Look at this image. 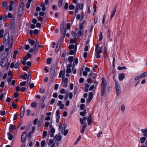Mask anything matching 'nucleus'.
<instances>
[{"instance_id":"6e6552de","label":"nucleus","mask_w":147,"mask_h":147,"mask_svg":"<svg viewBox=\"0 0 147 147\" xmlns=\"http://www.w3.org/2000/svg\"><path fill=\"white\" fill-rule=\"evenodd\" d=\"M26 135L27 133L26 131H24L22 133L21 137V140L22 142H24L25 141Z\"/></svg>"},{"instance_id":"774afa93","label":"nucleus","mask_w":147,"mask_h":147,"mask_svg":"<svg viewBox=\"0 0 147 147\" xmlns=\"http://www.w3.org/2000/svg\"><path fill=\"white\" fill-rule=\"evenodd\" d=\"M34 132H33V131H29V132L28 135V138H30L31 137V135L32 134V133H33Z\"/></svg>"},{"instance_id":"6e6d98bb","label":"nucleus","mask_w":147,"mask_h":147,"mask_svg":"<svg viewBox=\"0 0 147 147\" xmlns=\"http://www.w3.org/2000/svg\"><path fill=\"white\" fill-rule=\"evenodd\" d=\"M106 15H104L103 17L102 24H104L105 22L106 17Z\"/></svg>"},{"instance_id":"20e7f679","label":"nucleus","mask_w":147,"mask_h":147,"mask_svg":"<svg viewBox=\"0 0 147 147\" xmlns=\"http://www.w3.org/2000/svg\"><path fill=\"white\" fill-rule=\"evenodd\" d=\"M8 59L7 58H3L0 63V65L2 67H5L7 64V67H9V63H8Z\"/></svg>"},{"instance_id":"9b49d317","label":"nucleus","mask_w":147,"mask_h":147,"mask_svg":"<svg viewBox=\"0 0 147 147\" xmlns=\"http://www.w3.org/2000/svg\"><path fill=\"white\" fill-rule=\"evenodd\" d=\"M72 67V63L68 64L67 66V68L66 69V72L68 73H70L71 71V69L70 68Z\"/></svg>"},{"instance_id":"bb28decb","label":"nucleus","mask_w":147,"mask_h":147,"mask_svg":"<svg viewBox=\"0 0 147 147\" xmlns=\"http://www.w3.org/2000/svg\"><path fill=\"white\" fill-rule=\"evenodd\" d=\"M146 138L145 137H143L140 138V140L141 143H144L146 140Z\"/></svg>"},{"instance_id":"37998d69","label":"nucleus","mask_w":147,"mask_h":147,"mask_svg":"<svg viewBox=\"0 0 147 147\" xmlns=\"http://www.w3.org/2000/svg\"><path fill=\"white\" fill-rule=\"evenodd\" d=\"M75 65H73L72 69V72L74 74H75L76 73V70L75 68H74Z\"/></svg>"},{"instance_id":"dca6fc26","label":"nucleus","mask_w":147,"mask_h":147,"mask_svg":"<svg viewBox=\"0 0 147 147\" xmlns=\"http://www.w3.org/2000/svg\"><path fill=\"white\" fill-rule=\"evenodd\" d=\"M53 143L54 140L50 139L49 140L48 142V144L49 145H50L51 144H52L50 147H54L55 145Z\"/></svg>"},{"instance_id":"1a4fd4ad","label":"nucleus","mask_w":147,"mask_h":147,"mask_svg":"<svg viewBox=\"0 0 147 147\" xmlns=\"http://www.w3.org/2000/svg\"><path fill=\"white\" fill-rule=\"evenodd\" d=\"M93 97V93L92 92H90L89 93L88 97L87 100V102L89 103L92 99Z\"/></svg>"},{"instance_id":"c03bdc74","label":"nucleus","mask_w":147,"mask_h":147,"mask_svg":"<svg viewBox=\"0 0 147 147\" xmlns=\"http://www.w3.org/2000/svg\"><path fill=\"white\" fill-rule=\"evenodd\" d=\"M71 34L73 35V36L74 37V38H76V37L77 36V33L74 32L72 31Z\"/></svg>"},{"instance_id":"cd10ccee","label":"nucleus","mask_w":147,"mask_h":147,"mask_svg":"<svg viewBox=\"0 0 147 147\" xmlns=\"http://www.w3.org/2000/svg\"><path fill=\"white\" fill-rule=\"evenodd\" d=\"M141 78H143L147 76V71L144 72L140 74Z\"/></svg>"},{"instance_id":"a19ab883","label":"nucleus","mask_w":147,"mask_h":147,"mask_svg":"<svg viewBox=\"0 0 147 147\" xmlns=\"http://www.w3.org/2000/svg\"><path fill=\"white\" fill-rule=\"evenodd\" d=\"M47 131H44L43 133L42 138H44V137L47 136Z\"/></svg>"},{"instance_id":"9d476101","label":"nucleus","mask_w":147,"mask_h":147,"mask_svg":"<svg viewBox=\"0 0 147 147\" xmlns=\"http://www.w3.org/2000/svg\"><path fill=\"white\" fill-rule=\"evenodd\" d=\"M25 110V109L24 106H22L21 109L20 116L21 118H22L23 117L24 114Z\"/></svg>"},{"instance_id":"b1692460","label":"nucleus","mask_w":147,"mask_h":147,"mask_svg":"<svg viewBox=\"0 0 147 147\" xmlns=\"http://www.w3.org/2000/svg\"><path fill=\"white\" fill-rule=\"evenodd\" d=\"M87 126V125L86 124L85 125H83L82 126V129L81 131V132L83 133L85 131V129Z\"/></svg>"},{"instance_id":"864d4df0","label":"nucleus","mask_w":147,"mask_h":147,"mask_svg":"<svg viewBox=\"0 0 147 147\" xmlns=\"http://www.w3.org/2000/svg\"><path fill=\"white\" fill-rule=\"evenodd\" d=\"M140 78H141V76L140 75V76L136 77L135 78V80L137 81Z\"/></svg>"},{"instance_id":"a18cd8bd","label":"nucleus","mask_w":147,"mask_h":147,"mask_svg":"<svg viewBox=\"0 0 147 147\" xmlns=\"http://www.w3.org/2000/svg\"><path fill=\"white\" fill-rule=\"evenodd\" d=\"M125 108V107L124 105H122L121 106V110L123 112V113L124 112V111Z\"/></svg>"},{"instance_id":"bf43d9fd","label":"nucleus","mask_w":147,"mask_h":147,"mask_svg":"<svg viewBox=\"0 0 147 147\" xmlns=\"http://www.w3.org/2000/svg\"><path fill=\"white\" fill-rule=\"evenodd\" d=\"M85 107V105L84 104H82L80 106V109L81 110H83L84 109Z\"/></svg>"},{"instance_id":"e433bc0d","label":"nucleus","mask_w":147,"mask_h":147,"mask_svg":"<svg viewBox=\"0 0 147 147\" xmlns=\"http://www.w3.org/2000/svg\"><path fill=\"white\" fill-rule=\"evenodd\" d=\"M77 40L76 38H74L73 39L72 38H71L70 40V42L71 43H74L76 42Z\"/></svg>"},{"instance_id":"39448f33","label":"nucleus","mask_w":147,"mask_h":147,"mask_svg":"<svg viewBox=\"0 0 147 147\" xmlns=\"http://www.w3.org/2000/svg\"><path fill=\"white\" fill-rule=\"evenodd\" d=\"M115 86L117 95H119L121 92V87L117 81H115Z\"/></svg>"},{"instance_id":"e2e57ef3","label":"nucleus","mask_w":147,"mask_h":147,"mask_svg":"<svg viewBox=\"0 0 147 147\" xmlns=\"http://www.w3.org/2000/svg\"><path fill=\"white\" fill-rule=\"evenodd\" d=\"M102 36H102V33L101 32L100 33V35H99V41H101L102 40Z\"/></svg>"},{"instance_id":"7ed1b4c3","label":"nucleus","mask_w":147,"mask_h":147,"mask_svg":"<svg viewBox=\"0 0 147 147\" xmlns=\"http://www.w3.org/2000/svg\"><path fill=\"white\" fill-rule=\"evenodd\" d=\"M99 47V45L98 44L95 49V55L96 58L98 59L100 58L101 57L100 54L102 53V50L101 49H99L98 50V48Z\"/></svg>"},{"instance_id":"09e8293b","label":"nucleus","mask_w":147,"mask_h":147,"mask_svg":"<svg viewBox=\"0 0 147 147\" xmlns=\"http://www.w3.org/2000/svg\"><path fill=\"white\" fill-rule=\"evenodd\" d=\"M7 2L6 1H4L2 3V6L3 7H6L7 6Z\"/></svg>"},{"instance_id":"f03ea898","label":"nucleus","mask_w":147,"mask_h":147,"mask_svg":"<svg viewBox=\"0 0 147 147\" xmlns=\"http://www.w3.org/2000/svg\"><path fill=\"white\" fill-rule=\"evenodd\" d=\"M13 38L12 37L10 36L7 39V41L5 44V47L7 48H6L5 51L6 52L9 51V49H11L12 46Z\"/></svg>"},{"instance_id":"49530a36","label":"nucleus","mask_w":147,"mask_h":147,"mask_svg":"<svg viewBox=\"0 0 147 147\" xmlns=\"http://www.w3.org/2000/svg\"><path fill=\"white\" fill-rule=\"evenodd\" d=\"M78 58H76L74 61L73 65H75L76 64H77L78 63Z\"/></svg>"},{"instance_id":"ea45409f","label":"nucleus","mask_w":147,"mask_h":147,"mask_svg":"<svg viewBox=\"0 0 147 147\" xmlns=\"http://www.w3.org/2000/svg\"><path fill=\"white\" fill-rule=\"evenodd\" d=\"M63 0H59L58 2V6L59 7H60L61 6Z\"/></svg>"},{"instance_id":"f3484780","label":"nucleus","mask_w":147,"mask_h":147,"mask_svg":"<svg viewBox=\"0 0 147 147\" xmlns=\"http://www.w3.org/2000/svg\"><path fill=\"white\" fill-rule=\"evenodd\" d=\"M39 41L38 40H36V42L35 45V49H34V51H36V52H35V53L36 54L38 50V48H37L36 47L39 46Z\"/></svg>"},{"instance_id":"4468645a","label":"nucleus","mask_w":147,"mask_h":147,"mask_svg":"<svg viewBox=\"0 0 147 147\" xmlns=\"http://www.w3.org/2000/svg\"><path fill=\"white\" fill-rule=\"evenodd\" d=\"M117 7V5H115L114 7V9H113L112 12L111 14V19L115 14L116 10Z\"/></svg>"},{"instance_id":"5fc2aeb1","label":"nucleus","mask_w":147,"mask_h":147,"mask_svg":"<svg viewBox=\"0 0 147 147\" xmlns=\"http://www.w3.org/2000/svg\"><path fill=\"white\" fill-rule=\"evenodd\" d=\"M31 82V78L30 77H28L27 80V84L28 85H29L30 84Z\"/></svg>"},{"instance_id":"2eb2a0df","label":"nucleus","mask_w":147,"mask_h":147,"mask_svg":"<svg viewBox=\"0 0 147 147\" xmlns=\"http://www.w3.org/2000/svg\"><path fill=\"white\" fill-rule=\"evenodd\" d=\"M97 76V74L92 72L88 76L89 77L91 78L94 79H95Z\"/></svg>"},{"instance_id":"052dcab7","label":"nucleus","mask_w":147,"mask_h":147,"mask_svg":"<svg viewBox=\"0 0 147 147\" xmlns=\"http://www.w3.org/2000/svg\"><path fill=\"white\" fill-rule=\"evenodd\" d=\"M69 8L70 9H74V6L73 5H71L69 6Z\"/></svg>"},{"instance_id":"2f4dec72","label":"nucleus","mask_w":147,"mask_h":147,"mask_svg":"<svg viewBox=\"0 0 147 147\" xmlns=\"http://www.w3.org/2000/svg\"><path fill=\"white\" fill-rule=\"evenodd\" d=\"M37 105V103L35 102H34L31 103V106L32 107L35 108L36 106Z\"/></svg>"},{"instance_id":"58836bf2","label":"nucleus","mask_w":147,"mask_h":147,"mask_svg":"<svg viewBox=\"0 0 147 147\" xmlns=\"http://www.w3.org/2000/svg\"><path fill=\"white\" fill-rule=\"evenodd\" d=\"M52 59L51 58H49L47 59V62L48 64H50L51 63V61L52 60Z\"/></svg>"},{"instance_id":"69168bd1","label":"nucleus","mask_w":147,"mask_h":147,"mask_svg":"<svg viewBox=\"0 0 147 147\" xmlns=\"http://www.w3.org/2000/svg\"><path fill=\"white\" fill-rule=\"evenodd\" d=\"M98 17L97 16H95L94 18V22L95 24L98 21Z\"/></svg>"},{"instance_id":"f704fd0d","label":"nucleus","mask_w":147,"mask_h":147,"mask_svg":"<svg viewBox=\"0 0 147 147\" xmlns=\"http://www.w3.org/2000/svg\"><path fill=\"white\" fill-rule=\"evenodd\" d=\"M74 59V57L73 56L69 57L68 58V59L69 61L71 63Z\"/></svg>"},{"instance_id":"aec40b11","label":"nucleus","mask_w":147,"mask_h":147,"mask_svg":"<svg viewBox=\"0 0 147 147\" xmlns=\"http://www.w3.org/2000/svg\"><path fill=\"white\" fill-rule=\"evenodd\" d=\"M15 128V126L14 125L11 124L10 125V127L9 128V130L10 131L12 132L14 130Z\"/></svg>"},{"instance_id":"c9c22d12","label":"nucleus","mask_w":147,"mask_h":147,"mask_svg":"<svg viewBox=\"0 0 147 147\" xmlns=\"http://www.w3.org/2000/svg\"><path fill=\"white\" fill-rule=\"evenodd\" d=\"M50 77L51 78H52L53 77V76L55 74V71H50Z\"/></svg>"},{"instance_id":"c85d7f7f","label":"nucleus","mask_w":147,"mask_h":147,"mask_svg":"<svg viewBox=\"0 0 147 147\" xmlns=\"http://www.w3.org/2000/svg\"><path fill=\"white\" fill-rule=\"evenodd\" d=\"M29 42L31 45L33 46L35 43V41L33 40L30 39L29 40Z\"/></svg>"},{"instance_id":"8fccbe9b","label":"nucleus","mask_w":147,"mask_h":147,"mask_svg":"<svg viewBox=\"0 0 147 147\" xmlns=\"http://www.w3.org/2000/svg\"><path fill=\"white\" fill-rule=\"evenodd\" d=\"M46 144V142L45 140H43L41 142V145L42 147H44Z\"/></svg>"},{"instance_id":"5701e85b","label":"nucleus","mask_w":147,"mask_h":147,"mask_svg":"<svg viewBox=\"0 0 147 147\" xmlns=\"http://www.w3.org/2000/svg\"><path fill=\"white\" fill-rule=\"evenodd\" d=\"M18 50H15L14 51L13 53V59H15L16 58V55L18 54Z\"/></svg>"},{"instance_id":"a211bd4d","label":"nucleus","mask_w":147,"mask_h":147,"mask_svg":"<svg viewBox=\"0 0 147 147\" xmlns=\"http://www.w3.org/2000/svg\"><path fill=\"white\" fill-rule=\"evenodd\" d=\"M141 131L143 133L144 136L147 137V128L142 129Z\"/></svg>"},{"instance_id":"423d86ee","label":"nucleus","mask_w":147,"mask_h":147,"mask_svg":"<svg viewBox=\"0 0 147 147\" xmlns=\"http://www.w3.org/2000/svg\"><path fill=\"white\" fill-rule=\"evenodd\" d=\"M55 139V143L56 144V146L58 145L59 142L61 140V135L60 134H59L57 136V135H56L54 137Z\"/></svg>"},{"instance_id":"680f3d73","label":"nucleus","mask_w":147,"mask_h":147,"mask_svg":"<svg viewBox=\"0 0 147 147\" xmlns=\"http://www.w3.org/2000/svg\"><path fill=\"white\" fill-rule=\"evenodd\" d=\"M19 94L18 92H15L13 95V97L15 98H17Z\"/></svg>"},{"instance_id":"412c9836","label":"nucleus","mask_w":147,"mask_h":147,"mask_svg":"<svg viewBox=\"0 0 147 147\" xmlns=\"http://www.w3.org/2000/svg\"><path fill=\"white\" fill-rule=\"evenodd\" d=\"M87 121L88 125L92 123L91 115H89L88 117Z\"/></svg>"},{"instance_id":"0e129e2a","label":"nucleus","mask_w":147,"mask_h":147,"mask_svg":"<svg viewBox=\"0 0 147 147\" xmlns=\"http://www.w3.org/2000/svg\"><path fill=\"white\" fill-rule=\"evenodd\" d=\"M12 106L14 109H16L17 108V105L14 103H12Z\"/></svg>"},{"instance_id":"ddd939ff","label":"nucleus","mask_w":147,"mask_h":147,"mask_svg":"<svg viewBox=\"0 0 147 147\" xmlns=\"http://www.w3.org/2000/svg\"><path fill=\"white\" fill-rule=\"evenodd\" d=\"M84 5L83 4H80L78 3L76 4V8L79 9H80L81 10H82L83 8Z\"/></svg>"},{"instance_id":"393cba45","label":"nucleus","mask_w":147,"mask_h":147,"mask_svg":"<svg viewBox=\"0 0 147 147\" xmlns=\"http://www.w3.org/2000/svg\"><path fill=\"white\" fill-rule=\"evenodd\" d=\"M40 7H42V10L43 11H45L46 10V7L45 6V4L44 3H42L41 4Z\"/></svg>"},{"instance_id":"79ce46f5","label":"nucleus","mask_w":147,"mask_h":147,"mask_svg":"<svg viewBox=\"0 0 147 147\" xmlns=\"http://www.w3.org/2000/svg\"><path fill=\"white\" fill-rule=\"evenodd\" d=\"M26 81L21 82L20 83V85L21 86H24L26 84Z\"/></svg>"},{"instance_id":"338daca9","label":"nucleus","mask_w":147,"mask_h":147,"mask_svg":"<svg viewBox=\"0 0 147 147\" xmlns=\"http://www.w3.org/2000/svg\"><path fill=\"white\" fill-rule=\"evenodd\" d=\"M4 49V46L3 45H1L0 47V52L2 51Z\"/></svg>"},{"instance_id":"4be33fe9","label":"nucleus","mask_w":147,"mask_h":147,"mask_svg":"<svg viewBox=\"0 0 147 147\" xmlns=\"http://www.w3.org/2000/svg\"><path fill=\"white\" fill-rule=\"evenodd\" d=\"M7 135L8 136L9 139L10 140H11L13 138V136L9 132H7Z\"/></svg>"},{"instance_id":"f257e3e1","label":"nucleus","mask_w":147,"mask_h":147,"mask_svg":"<svg viewBox=\"0 0 147 147\" xmlns=\"http://www.w3.org/2000/svg\"><path fill=\"white\" fill-rule=\"evenodd\" d=\"M108 88V85L106 80L103 77L102 78V81L101 85V96H103L106 93V90Z\"/></svg>"},{"instance_id":"603ef678","label":"nucleus","mask_w":147,"mask_h":147,"mask_svg":"<svg viewBox=\"0 0 147 147\" xmlns=\"http://www.w3.org/2000/svg\"><path fill=\"white\" fill-rule=\"evenodd\" d=\"M39 90L41 93H43L44 92L45 90L43 88H41L39 89Z\"/></svg>"},{"instance_id":"4d7b16f0","label":"nucleus","mask_w":147,"mask_h":147,"mask_svg":"<svg viewBox=\"0 0 147 147\" xmlns=\"http://www.w3.org/2000/svg\"><path fill=\"white\" fill-rule=\"evenodd\" d=\"M60 46L57 45L55 50V52H56L57 53L59 51L60 49Z\"/></svg>"},{"instance_id":"0eeeda50","label":"nucleus","mask_w":147,"mask_h":147,"mask_svg":"<svg viewBox=\"0 0 147 147\" xmlns=\"http://www.w3.org/2000/svg\"><path fill=\"white\" fill-rule=\"evenodd\" d=\"M83 25L82 24H81L80 26L79 29L78 33V37L82 36L84 32L83 30Z\"/></svg>"},{"instance_id":"72a5a7b5","label":"nucleus","mask_w":147,"mask_h":147,"mask_svg":"<svg viewBox=\"0 0 147 147\" xmlns=\"http://www.w3.org/2000/svg\"><path fill=\"white\" fill-rule=\"evenodd\" d=\"M20 63L19 62H16L14 65V68H18L20 67Z\"/></svg>"},{"instance_id":"473e14b6","label":"nucleus","mask_w":147,"mask_h":147,"mask_svg":"<svg viewBox=\"0 0 147 147\" xmlns=\"http://www.w3.org/2000/svg\"><path fill=\"white\" fill-rule=\"evenodd\" d=\"M64 23H63L61 26L60 27V30L61 32H63L64 29Z\"/></svg>"},{"instance_id":"c756f323","label":"nucleus","mask_w":147,"mask_h":147,"mask_svg":"<svg viewBox=\"0 0 147 147\" xmlns=\"http://www.w3.org/2000/svg\"><path fill=\"white\" fill-rule=\"evenodd\" d=\"M21 77H22L24 79L26 80L27 78H28V75L27 74H24L23 75L21 76Z\"/></svg>"},{"instance_id":"7c9ffc66","label":"nucleus","mask_w":147,"mask_h":147,"mask_svg":"<svg viewBox=\"0 0 147 147\" xmlns=\"http://www.w3.org/2000/svg\"><path fill=\"white\" fill-rule=\"evenodd\" d=\"M86 113V110L84 109V111L80 112V115H81L82 116H84L85 115Z\"/></svg>"},{"instance_id":"13d9d810","label":"nucleus","mask_w":147,"mask_h":147,"mask_svg":"<svg viewBox=\"0 0 147 147\" xmlns=\"http://www.w3.org/2000/svg\"><path fill=\"white\" fill-rule=\"evenodd\" d=\"M69 49H75L74 45H70L69 47Z\"/></svg>"},{"instance_id":"de8ad7c7","label":"nucleus","mask_w":147,"mask_h":147,"mask_svg":"<svg viewBox=\"0 0 147 147\" xmlns=\"http://www.w3.org/2000/svg\"><path fill=\"white\" fill-rule=\"evenodd\" d=\"M66 30L65 28L64 30H63L62 32H61V33H63V34L64 36L63 38L62 39V40H63V38H64V37H65V34L66 33Z\"/></svg>"},{"instance_id":"6ab92c4d","label":"nucleus","mask_w":147,"mask_h":147,"mask_svg":"<svg viewBox=\"0 0 147 147\" xmlns=\"http://www.w3.org/2000/svg\"><path fill=\"white\" fill-rule=\"evenodd\" d=\"M125 74H119V79L120 81H121L125 78Z\"/></svg>"},{"instance_id":"f8f14e48","label":"nucleus","mask_w":147,"mask_h":147,"mask_svg":"<svg viewBox=\"0 0 147 147\" xmlns=\"http://www.w3.org/2000/svg\"><path fill=\"white\" fill-rule=\"evenodd\" d=\"M23 9L22 7H20L18 9V15L19 16H20L23 14Z\"/></svg>"},{"instance_id":"a878e982","label":"nucleus","mask_w":147,"mask_h":147,"mask_svg":"<svg viewBox=\"0 0 147 147\" xmlns=\"http://www.w3.org/2000/svg\"><path fill=\"white\" fill-rule=\"evenodd\" d=\"M65 70L64 69L63 70H61L59 74L62 75V79L64 78V75L65 74Z\"/></svg>"},{"instance_id":"4c0bfd02","label":"nucleus","mask_w":147,"mask_h":147,"mask_svg":"<svg viewBox=\"0 0 147 147\" xmlns=\"http://www.w3.org/2000/svg\"><path fill=\"white\" fill-rule=\"evenodd\" d=\"M50 71H55V66L54 64H52L51 65Z\"/></svg>"},{"instance_id":"3c124183","label":"nucleus","mask_w":147,"mask_h":147,"mask_svg":"<svg viewBox=\"0 0 147 147\" xmlns=\"http://www.w3.org/2000/svg\"><path fill=\"white\" fill-rule=\"evenodd\" d=\"M118 69L119 70H121L123 69H126V68L125 66L123 67H118Z\"/></svg>"}]
</instances>
